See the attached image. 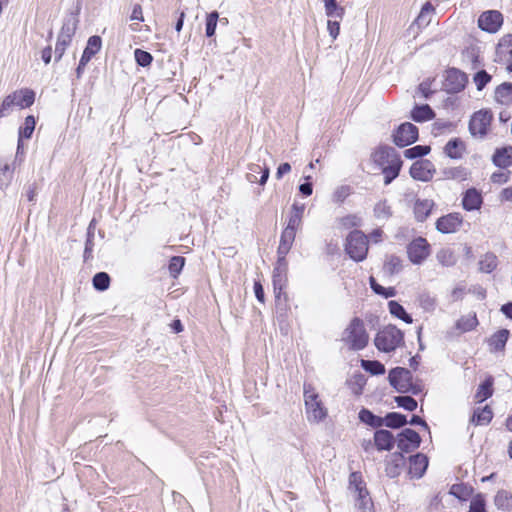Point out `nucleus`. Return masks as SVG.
<instances>
[{"instance_id":"nucleus-1","label":"nucleus","mask_w":512,"mask_h":512,"mask_svg":"<svg viewBox=\"0 0 512 512\" xmlns=\"http://www.w3.org/2000/svg\"><path fill=\"white\" fill-rule=\"evenodd\" d=\"M341 341L348 346L350 350H363L369 342V335L366 331L364 321L358 317H354L344 329Z\"/></svg>"},{"instance_id":"nucleus-2","label":"nucleus","mask_w":512,"mask_h":512,"mask_svg":"<svg viewBox=\"0 0 512 512\" xmlns=\"http://www.w3.org/2000/svg\"><path fill=\"white\" fill-rule=\"evenodd\" d=\"M303 388L307 420L310 423H320L327 417L328 410L311 384L304 383Z\"/></svg>"},{"instance_id":"nucleus-3","label":"nucleus","mask_w":512,"mask_h":512,"mask_svg":"<svg viewBox=\"0 0 512 512\" xmlns=\"http://www.w3.org/2000/svg\"><path fill=\"white\" fill-rule=\"evenodd\" d=\"M35 92L31 89H19L7 95L0 104V118L7 117L14 108L24 109L33 105Z\"/></svg>"},{"instance_id":"nucleus-4","label":"nucleus","mask_w":512,"mask_h":512,"mask_svg":"<svg viewBox=\"0 0 512 512\" xmlns=\"http://www.w3.org/2000/svg\"><path fill=\"white\" fill-rule=\"evenodd\" d=\"M404 343V334L394 325L383 327L375 336L374 344L379 351L389 353Z\"/></svg>"},{"instance_id":"nucleus-5","label":"nucleus","mask_w":512,"mask_h":512,"mask_svg":"<svg viewBox=\"0 0 512 512\" xmlns=\"http://www.w3.org/2000/svg\"><path fill=\"white\" fill-rule=\"evenodd\" d=\"M345 251L354 261H363L368 252L366 235L360 230L352 231L346 239Z\"/></svg>"},{"instance_id":"nucleus-6","label":"nucleus","mask_w":512,"mask_h":512,"mask_svg":"<svg viewBox=\"0 0 512 512\" xmlns=\"http://www.w3.org/2000/svg\"><path fill=\"white\" fill-rule=\"evenodd\" d=\"M412 378L410 370L403 367L391 369L388 375L390 385L399 393L412 392L418 394L420 390L413 384Z\"/></svg>"},{"instance_id":"nucleus-7","label":"nucleus","mask_w":512,"mask_h":512,"mask_svg":"<svg viewBox=\"0 0 512 512\" xmlns=\"http://www.w3.org/2000/svg\"><path fill=\"white\" fill-rule=\"evenodd\" d=\"M493 119L492 113L488 110L475 112L469 122V131L474 137L484 138Z\"/></svg>"},{"instance_id":"nucleus-8","label":"nucleus","mask_w":512,"mask_h":512,"mask_svg":"<svg viewBox=\"0 0 512 512\" xmlns=\"http://www.w3.org/2000/svg\"><path fill=\"white\" fill-rule=\"evenodd\" d=\"M430 244L423 237H417L407 246V255L414 265L422 264L430 255Z\"/></svg>"},{"instance_id":"nucleus-9","label":"nucleus","mask_w":512,"mask_h":512,"mask_svg":"<svg viewBox=\"0 0 512 512\" xmlns=\"http://www.w3.org/2000/svg\"><path fill=\"white\" fill-rule=\"evenodd\" d=\"M394 143L399 147H405L418 139V128L409 122L401 124L393 134Z\"/></svg>"},{"instance_id":"nucleus-10","label":"nucleus","mask_w":512,"mask_h":512,"mask_svg":"<svg viewBox=\"0 0 512 512\" xmlns=\"http://www.w3.org/2000/svg\"><path fill=\"white\" fill-rule=\"evenodd\" d=\"M503 23V16L499 11L489 10L483 12L478 18V26L481 30L496 33Z\"/></svg>"},{"instance_id":"nucleus-11","label":"nucleus","mask_w":512,"mask_h":512,"mask_svg":"<svg viewBox=\"0 0 512 512\" xmlns=\"http://www.w3.org/2000/svg\"><path fill=\"white\" fill-rule=\"evenodd\" d=\"M420 435L411 428H405L398 434L397 446L401 452L409 453L420 446Z\"/></svg>"},{"instance_id":"nucleus-12","label":"nucleus","mask_w":512,"mask_h":512,"mask_svg":"<svg viewBox=\"0 0 512 512\" xmlns=\"http://www.w3.org/2000/svg\"><path fill=\"white\" fill-rule=\"evenodd\" d=\"M467 81L466 74L456 68L446 71L444 86L449 93H458L464 89Z\"/></svg>"},{"instance_id":"nucleus-13","label":"nucleus","mask_w":512,"mask_h":512,"mask_svg":"<svg viewBox=\"0 0 512 512\" xmlns=\"http://www.w3.org/2000/svg\"><path fill=\"white\" fill-rule=\"evenodd\" d=\"M371 158L373 163L380 169L390 165L391 160L394 162L401 159L395 148L391 146L378 147L372 153Z\"/></svg>"},{"instance_id":"nucleus-14","label":"nucleus","mask_w":512,"mask_h":512,"mask_svg":"<svg viewBox=\"0 0 512 512\" xmlns=\"http://www.w3.org/2000/svg\"><path fill=\"white\" fill-rule=\"evenodd\" d=\"M434 165L429 160H418L410 167V175L413 179L427 182L433 178Z\"/></svg>"},{"instance_id":"nucleus-15","label":"nucleus","mask_w":512,"mask_h":512,"mask_svg":"<svg viewBox=\"0 0 512 512\" xmlns=\"http://www.w3.org/2000/svg\"><path fill=\"white\" fill-rule=\"evenodd\" d=\"M462 224V218L458 213H450L448 215L440 217L436 221V229L443 233H454Z\"/></svg>"},{"instance_id":"nucleus-16","label":"nucleus","mask_w":512,"mask_h":512,"mask_svg":"<svg viewBox=\"0 0 512 512\" xmlns=\"http://www.w3.org/2000/svg\"><path fill=\"white\" fill-rule=\"evenodd\" d=\"M428 467V458L418 453L409 458V470L408 473L412 478H421Z\"/></svg>"},{"instance_id":"nucleus-17","label":"nucleus","mask_w":512,"mask_h":512,"mask_svg":"<svg viewBox=\"0 0 512 512\" xmlns=\"http://www.w3.org/2000/svg\"><path fill=\"white\" fill-rule=\"evenodd\" d=\"M483 203L481 193L475 188L468 189L462 199L463 208L467 211L480 209Z\"/></svg>"},{"instance_id":"nucleus-18","label":"nucleus","mask_w":512,"mask_h":512,"mask_svg":"<svg viewBox=\"0 0 512 512\" xmlns=\"http://www.w3.org/2000/svg\"><path fill=\"white\" fill-rule=\"evenodd\" d=\"M270 175V170L268 167H262L259 164H251L249 165V172L246 175V179L250 183L259 182L261 185H264Z\"/></svg>"},{"instance_id":"nucleus-19","label":"nucleus","mask_w":512,"mask_h":512,"mask_svg":"<svg viewBox=\"0 0 512 512\" xmlns=\"http://www.w3.org/2000/svg\"><path fill=\"white\" fill-rule=\"evenodd\" d=\"M510 332L507 329H501L497 332H495L489 339H488V346L490 352H500L503 351L506 343L509 339Z\"/></svg>"},{"instance_id":"nucleus-20","label":"nucleus","mask_w":512,"mask_h":512,"mask_svg":"<svg viewBox=\"0 0 512 512\" xmlns=\"http://www.w3.org/2000/svg\"><path fill=\"white\" fill-rule=\"evenodd\" d=\"M405 464V457L400 453H393L391 458L386 462L385 472L390 478L400 475L401 469Z\"/></svg>"},{"instance_id":"nucleus-21","label":"nucleus","mask_w":512,"mask_h":512,"mask_svg":"<svg viewBox=\"0 0 512 512\" xmlns=\"http://www.w3.org/2000/svg\"><path fill=\"white\" fill-rule=\"evenodd\" d=\"M374 442L378 450L390 451L394 447L395 439L390 431L380 429L374 434Z\"/></svg>"},{"instance_id":"nucleus-22","label":"nucleus","mask_w":512,"mask_h":512,"mask_svg":"<svg viewBox=\"0 0 512 512\" xmlns=\"http://www.w3.org/2000/svg\"><path fill=\"white\" fill-rule=\"evenodd\" d=\"M496 55L500 61L512 60V34L504 35L496 47Z\"/></svg>"},{"instance_id":"nucleus-23","label":"nucleus","mask_w":512,"mask_h":512,"mask_svg":"<svg viewBox=\"0 0 512 512\" xmlns=\"http://www.w3.org/2000/svg\"><path fill=\"white\" fill-rule=\"evenodd\" d=\"M434 202L429 199H417L414 204V216L418 222H424L430 215Z\"/></svg>"},{"instance_id":"nucleus-24","label":"nucleus","mask_w":512,"mask_h":512,"mask_svg":"<svg viewBox=\"0 0 512 512\" xmlns=\"http://www.w3.org/2000/svg\"><path fill=\"white\" fill-rule=\"evenodd\" d=\"M492 160L497 167H509L512 164V146L496 149Z\"/></svg>"},{"instance_id":"nucleus-25","label":"nucleus","mask_w":512,"mask_h":512,"mask_svg":"<svg viewBox=\"0 0 512 512\" xmlns=\"http://www.w3.org/2000/svg\"><path fill=\"white\" fill-rule=\"evenodd\" d=\"M435 9L432 6L430 2H426L417 16V18L414 20V22L411 25V28L416 25L418 28H425L427 27L432 19V15L434 13Z\"/></svg>"},{"instance_id":"nucleus-26","label":"nucleus","mask_w":512,"mask_h":512,"mask_svg":"<svg viewBox=\"0 0 512 512\" xmlns=\"http://www.w3.org/2000/svg\"><path fill=\"white\" fill-rule=\"evenodd\" d=\"M493 418V412L491 408L486 405L483 408H477L474 410L470 422L474 425H488Z\"/></svg>"},{"instance_id":"nucleus-27","label":"nucleus","mask_w":512,"mask_h":512,"mask_svg":"<svg viewBox=\"0 0 512 512\" xmlns=\"http://www.w3.org/2000/svg\"><path fill=\"white\" fill-rule=\"evenodd\" d=\"M479 324L476 313H469L461 316L455 323L456 329L461 332H469L474 330Z\"/></svg>"},{"instance_id":"nucleus-28","label":"nucleus","mask_w":512,"mask_h":512,"mask_svg":"<svg viewBox=\"0 0 512 512\" xmlns=\"http://www.w3.org/2000/svg\"><path fill=\"white\" fill-rule=\"evenodd\" d=\"M287 271L274 269L273 270V276H272V282H273V288L275 297L279 299L281 297V294L283 290L287 286Z\"/></svg>"},{"instance_id":"nucleus-29","label":"nucleus","mask_w":512,"mask_h":512,"mask_svg":"<svg viewBox=\"0 0 512 512\" xmlns=\"http://www.w3.org/2000/svg\"><path fill=\"white\" fill-rule=\"evenodd\" d=\"M464 150V142L459 138L449 140L444 147L445 154L452 159H460Z\"/></svg>"},{"instance_id":"nucleus-30","label":"nucleus","mask_w":512,"mask_h":512,"mask_svg":"<svg viewBox=\"0 0 512 512\" xmlns=\"http://www.w3.org/2000/svg\"><path fill=\"white\" fill-rule=\"evenodd\" d=\"M495 506L502 511H512V493L507 490H499L494 497Z\"/></svg>"},{"instance_id":"nucleus-31","label":"nucleus","mask_w":512,"mask_h":512,"mask_svg":"<svg viewBox=\"0 0 512 512\" xmlns=\"http://www.w3.org/2000/svg\"><path fill=\"white\" fill-rule=\"evenodd\" d=\"M434 117L435 113L428 104L417 105L411 112V118L416 122H425Z\"/></svg>"},{"instance_id":"nucleus-32","label":"nucleus","mask_w":512,"mask_h":512,"mask_svg":"<svg viewBox=\"0 0 512 512\" xmlns=\"http://www.w3.org/2000/svg\"><path fill=\"white\" fill-rule=\"evenodd\" d=\"M402 167V160L397 161L391 160L390 165L381 168L382 174L384 175V184L389 185L394 179H396L400 173Z\"/></svg>"},{"instance_id":"nucleus-33","label":"nucleus","mask_w":512,"mask_h":512,"mask_svg":"<svg viewBox=\"0 0 512 512\" xmlns=\"http://www.w3.org/2000/svg\"><path fill=\"white\" fill-rule=\"evenodd\" d=\"M495 99L501 104H508L512 100V83L504 82L497 86Z\"/></svg>"},{"instance_id":"nucleus-34","label":"nucleus","mask_w":512,"mask_h":512,"mask_svg":"<svg viewBox=\"0 0 512 512\" xmlns=\"http://www.w3.org/2000/svg\"><path fill=\"white\" fill-rule=\"evenodd\" d=\"M359 420L373 428L381 427L384 423L383 418L373 414L370 410L362 408L359 411Z\"/></svg>"},{"instance_id":"nucleus-35","label":"nucleus","mask_w":512,"mask_h":512,"mask_svg":"<svg viewBox=\"0 0 512 512\" xmlns=\"http://www.w3.org/2000/svg\"><path fill=\"white\" fill-rule=\"evenodd\" d=\"M325 13L330 19L341 20L345 14V9L338 5L336 0H323Z\"/></svg>"},{"instance_id":"nucleus-36","label":"nucleus","mask_w":512,"mask_h":512,"mask_svg":"<svg viewBox=\"0 0 512 512\" xmlns=\"http://www.w3.org/2000/svg\"><path fill=\"white\" fill-rule=\"evenodd\" d=\"M77 24L78 19L75 16L70 15L69 17L65 18L58 36L72 40V37L74 36L77 29Z\"/></svg>"},{"instance_id":"nucleus-37","label":"nucleus","mask_w":512,"mask_h":512,"mask_svg":"<svg viewBox=\"0 0 512 512\" xmlns=\"http://www.w3.org/2000/svg\"><path fill=\"white\" fill-rule=\"evenodd\" d=\"M388 308L391 315L401 319L407 324H411L413 322L412 316L406 312L404 307L399 304L397 301L391 300L388 302Z\"/></svg>"},{"instance_id":"nucleus-38","label":"nucleus","mask_w":512,"mask_h":512,"mask_svg":"<svg viewBox=\"0 0 512 512\" xmlns=\"http://www.w3.org/2000/svg\"><path fill=\"white\" fill-rule=\"evenodd\" d=\"M478 264L481 272L491 273L496 269L498 260L495 254L488 252L481 257Z\"/></svg>"},{"instance_id":"nucleus-39","label":"nucleus","mask_w":512,"mask_h":512,"mask_svg":"<svg viewBox=\"0 0 512 512\" xmlns=\"http://www.w3.org/2000/svg\"><path fill=\"white\" fill-rule=\"evenodd\" d=\"M373 213L378 220H388L392 215V207L388 204L387 200H381L374 206Z\"/></svg>"},{"instance_id":"nucleus-40","label":"nucleus","mask_w":512,"mask_h":512,"mask_svg":"<svg viewBox=\"0 0 512 512\" xmlns=\"http://www.w3.org/2000/svg\"><path fill=\"white\" fill-rule=\"evenodd\" d=\"M492 385L493 379L491 377L487 378L479 385L475 394V399L477 402L481 403L492 396Z\"/></svg>"},{"instance_id":"nucleus-41","label":"nucleus","mask_w":512,"mask_h":512,"mask_svg":"<svg viewBox=\"0 0 512 512\" xmlns=\"http://www.w3.org/2000/svg\"><path fill=\"white\" fill-rule=\"evenodd\" d=\"M383 420V424L394 429L403 427L408 423L406 416L397 412L388 413Z\"/></svg>"},{"instance_id":"nucleus-42","label":"nucleus","mask_w":512,"mask_h":512,"mask_svg":"<svg viewBox=\"0 0 512 512\" xmlns=\"http://www.w3.org/2000/svg\"><path fill=\"white\" fill-rule=\"evenodd\" d=\"M437 261L445 267H450L456 264L457 258L454 252L449 248H443L436 254Z\"/></svg>"},{"instance_id":"nucleus-43","label":"nucleus","mask_w":512,"mask_h":512,"mask_svg":"<svg viewBox=\"0 0 512 512\" xmlns=\"http://www.w3.org/2000/svg\"><path fill=\"white\" fill-rule=\"evenodd\" d=\"M94 234H95V220L93 219L87 228V239L85 242L84 249V260L87 261L92 257V251L94 247Z\"/></svg>"},{"instance_id":"nucleus-44","label":"nucleus","mask_w":512,"mask_h":512,"mask_svg":"<svg viewBox=\"0 0 512 512\" xmlns=\"http://www.w3.org/2000/svg\"><path fill=\"white\" fill-rule=\"evenodd\" d=\"M13 174L14 168L10 164L0 161V187L2 189L10 184Z\"/></svg>"},{"instance_id":"nucleus-45","label":"nucleus","mask_w":512,"mask_h":512,"mask_svg":"<svg viewBox=\"0 0 512 512\" xmlns=\"http://www.w3.org/2000/svg\"><path fill=\"white\" fill-rule=\"evenodd\" d=\"M93 287L98 291H105L110 286V276L106 272H98L92 279Z\"/></svg>"},{"instance_id":"nucleus-46","label":"nucleus","mask_w":512,"mask_h":512,"mask_svg":"<svg viewBox=\"0 0 512 512\" xmlns=\"http://www.w3.org/2000/svg\"><path fill=\"white\" fill-rule=\"evenodd\" d=\"M361 366L372 375H382L385 373V366L376 360H362Z\"/></svg>"},{"instance_id":"nucleus-47","label":"nucleus","mask_w":512,"mask_h":512,"mask_svg":"<svg viewBox=\"0 0 512 512\" xmlns=\"http://www.w3.org/2000/svg\"><path fill=\"white\" fill-rule=\"evenodd\" d=\"M36 120L34 116L29 115L25 118L24 125L19 128V137L30 139L35 130Z\"/></svg>"},{"instance_id":"nucleus-48","label":"nucleus","mask_w":512,"mask_h":512,"mask_svg":"<svg viewBox=\"0 0 512 512\" xmlns=\"http://www.w3.org/2000/svg\"><path fill=\"white\" fill-rule=\"evenodd\" d=\"M102 47V39L98 35H93L89 37L87 41V45L83 51V53L93 57L95 54H97Z\"/></svg>"},{"instance_id":"nucleus-49","label":"nucleus","mask_w":512,"mask_h":512,"mask_svg":"<svg viewBox=\"0 0 512 512\" xmlns=\"http://www.w3.org/2000/svg\"><path fill=\"white\" fill-rule=\"evenodd\" d=\"M443 173L447 179H454L458 181L466 180L468 176L467 170L461 166L446 168Z\"/></svg>"},{"instance_id":"nucleus-50","label":"nucleus","mask_w":512,"mask_h":512,"mask_svg":"<svg viewBox=\"0 0 512 512\" xmlns=\"http://www.w3.org/2000/svg\"><path fill=\"white\" fill-rule=\"evenodd\" d=\"M468 512H487L486 500L483 494L478 493L472 497Z\"/></svg>"},{"instance_id":"nucleus-51","label":"nucleus","mask_w":512,"mask_h":512,"mask_svg":"<svg viewBox=\"0 0 512 512\" xmlns=\"http://www.w3.org/2000/svg\"><path fill=\"white\" fill-rule=\"evenodd\" d=\"M430 152V147L426 145H416L404 151V156L407 159H415L427 155Z\"/></svg>"},{"instance_id":"nucleus-52","label":"nucleus","mask_w":512,"mask_h":512,"mask_svg":"<svg viewBox=\"0 0 512 512\" xmlns=\"http://www.w3.org/2000/svg\"><path fill=\"white\" fill-rule=\"evenodd\" d=\"M397 405L407 411H414L417 408V401L408 395L396 396L394 398Z\"/></svg>"},{"instance_id":"nucleus-53","label":"nucleus","mask_w":512,"mask_h":512,"mask_svg":"<svg viewBox=\"0 0 512 512\" xmlns=\"http://www.w3.org/2000/svg\"><path fill=\"white\" fill-rule=\"evenodd\" d=\"M219 14L217 11L209 13L206 17V36L212 37L215 35Z\"/></svg>"},{"instance_id":"nucleus-54","label":"nucleus","mask_w":512,"mask_h":512,"mask_svg":"<svg viewBox=\"0 0 512 512\" xmlns=\"http://www.w3.org/2000/svg\"><path fill=\"white\" fill-rule=\"evenodd\" d=\"M185 263V259L182 256H173L169 261V271L173 277H177L181 272Z\"/></svg>"},{"instance_id":"nucleus-55","label":"nucleus","mask_w":512,"mask_h":512,"mask_svg":"<svg viewBox=\"0 0 512 512\" xmlns=\"http://www.w3.org/2000/svg\"><path fill=\"white\" fill-rule=\"evenodd\" d=\"M492 77L485 70H480L474 75V82L477 90L481 91L491 81Z\"/></svg>"},{"instance_id":"nucleus-56","label":"nucleus","mask_w":512,"mask_h":512,"mask_svg":"<svg viewBox=\"0 0 512 512\" xmlns=\"http://www.w3.org/2000/svg\"><path fill=\"white\" fill-rule=\"evenodd\" d=\"M134 56L137 64L142 67L149 66L153 60V57L149 52L141 49H136L134 51Z\"/></svg>"},{"instance_id":"nucleus-57","label":"nucleus","mask_w":512,"mask_h":512,"mask_svg":"<svg viewBox=\"0 0 512 512\" xmlns=\"http://www.w3.org/2000/svg\"><path fill=\"white\" fill-rule=\"evenodd\" d=\"M351 194V187L342 185L335 189L332 199L334 202L342 203Z\"/></svg>"},{"instance_id":"nucleus-58","label":"nucleus","mask_w":512,"mask_h":512,"mask_svg":"<svg viewBox=\"0 0 512 512\" xmlns=\"http://www.w3.org/2000/svg\"><path fill=\"white\" fill-rule=\"evenodd\" d=\"M419 304L425 311H433L436 306V299L428 293L419 296Z\"/></svg>"},{"instance_id":"nucleus-59","label":"nucleus","mask_w":512,"mask_h":512,"mask_svg":"<svg viewBox=\"0 0 512 512\" xmlns=\"http://www.w3.org/2000/svg\"><path fill=\"white\" fill-rule=\"evenodd\" d=\"M72 40L58 36L55 47V60L59 61L65 53L66 48L70 45Z\"/></svg>"},{"instance_id":"nucleus-60","label":"nucleus","mask_w":512,"mask_h":512,"mask_svg":"<svg viewBox=\"0 0 512 512\" xmlns=\"http://www.w3.org/2000/svg\"><path fill=\"white\" fill-rule=\"evenodd\" d=\"M385 268L390 273H397L402 268V261L399 257L392 255L385 262Z\"/></svg>"},{"instance_id":"nucleus-61","label":"nucleus","mask_w":512,"mask_h":512,"mask_svg":"<svg viewBox=\"0 0 512 512\" xmlns=\"http://www.w3.org/2000/svg\"><path fill=\"white\" fill-rule=\"evenodd\" d=\"M342 227L349 229L361 225V218L357 215H347L339 220Z\"/></svg>"},{"instance_id":"nucleus-62","label":"nucleus","mask_w":512,"mask_h":512,"mask_svg":"<svg viewBox=\"0 0 512 512\" xmlns=\"http://www.w3.org/2000/svg\"><path fill=\"white\" fill-rule=\"evenodd\" d=\"M296 231L291 230L290 228H285L280 237V243L288 245L292 247L293 242L295 240Z\"/></svg>"},{"instance_id":"nucleus-63","label":"nucleus","mask_w":512,"mask_h":512,"mask_svg":"<svg viewBox=\"0 0 512 512\" xmlns=\"http://www.w3.org/2000/svg\"><path fill=\"white\" fill-rule=\"evenodd\" d=\"M327 29L329 31L330 36L333 39H336L340 32L339 19H329L327 22Z\"/></svg>"},{"instance_id":"nucleus-64","label":"nucleus","mask_w":512,"mask_h":512,"mask_svg":"<svg viewBox=\"0 0 512 512\" xmlns=\"http://www.w3.org/2000/svg\"><path fill=\"white\" fill-rule=\"evenodd\" d=\"M302 218L303 217L299 215H294L291 213L288 224L285 228H290L291 230L297 231L302 225Z\"/></svg>"}]
</instances>
